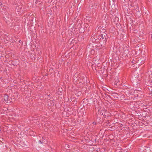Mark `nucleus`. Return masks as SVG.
Listing matches in <instances>:
<instances>
[{
    "label": "nucleus",
    "instance_id": "dca6fc26",
    "mask_svg": "<svg viewBox=\"0 0 152 152\" xmlns=\"http://www.w3.org/2000/svg\"><path fill=\"white\" fill-rule=\"evenodd\" d=\"M134 92H135V93L136 92L137 93H138V92H140V91H138V90H134Z\"/></svg>",
    "mask_w": 152,
    "mask_h": 152
},
{
    "label": "nucleus",
    "instance_id": "f257e3e1",
    "mask_svg": "<svg viewBox=\"0 0 152 152\" xmlns=\"http://www.w3.org/2000/svg\"><path fill=\"white\" fill-rule=\"evenodd\" d=\"M107 35L104 34H100L98 35V39L99 40V48H102L103 47L105 48L107 39L108 38Z\"/></svg>",
    "mask_w": 152,
    "mask_h": 152
},
{
    "label": "nucleus",
    "instance_id": "5701e85b",
    "mask_svg": "<svg viewBox=\"0 0 152 152\" xmlns=\"http://www.w3.org/2000/svg\"><path fill=\"white\" fill-rule=\"evenodd\" d=\"M91 104L93 105H94V103L93 102V103H92Z\"/></svg>",
    "mask_w": 152,
    "mask_h": 152
},
{
    "label": "nucleus",
    "instance_id": "393cba45",
    "mask_svg": "<svg viewBox=\"0 0 152 152\" xmlns=\"http://www.w3.org/2000/svg\"><path fill=\"white\" fill-rule=\"evenodd\" d=\"M139 94V93L138 94H137V96H138V94Z\"/></svg>",
    "mask_w": 152,
    "mask_h": 152
},
{
    "label": "nucleus",
    "instance_id": "6e6552de",
    "mask_svg": "<svg viewBox=\"0 0 152 152\" xmlns=\"http://www.w3.org/2000/svg\"><path fill=\"white\" fill-rule=\"evenodd\" d=\"M4 100L5 101H7L8 100L10 101V99L9 100V96L7 94L4 95Z\"/></svg>",
    "mask_w": 152,
    "mask_h": 152
},
{
    "label": "nucleus",
    "instance_id": "b1692460",
    "mask_svg": "<svg viewBox=\"0 0 152 152\" xmlns=\"http://www.w3.org/2000/svg\"><path fill=\"white\" fill-rule=\"evenodd\" d=\"M114 84H115V85H117V83H114Z\"/></svg>",
    "mask_w": 152,
    "mask_h": 152
},
{
    "label": "nucleus",
    "instance_id": "7ed1b4c3",
    "mask_svg": "<svg viewBox=\"0 0 152 152\" xmlns=\"http://www.w3.org/2000/svg\"><path fill=\"white\" fill-rule=\"evenodd\" d=\"M78 76V75H75L74 76V79L75 80V78L76 77L75 80H77V82H79V83H81L82 82V80L80 77H79L78 78L77 77V76Z\"/></svg>",
    "mask_w": 152,
    "mask_h": 152
},
{
    "label": "nucleus",
    "instance_id": "4468645a",
    "mask_svg": "<svg viewBox=\"0 0 152 152\" xmlns=\"http://www.w3.org/2000/svg\"><path fill=\"white\" fill-rule=\"evenodd\" d=\"M97 116H98V117L96 119V121L98 123H100V119L101 118H100V117H99L98 116V115H97Z\"/></svg>",
    "mask_w": 152,
    "mask_h": 152
},
{
    "label": "nucleus",
    "instance_id": "412c9836",
    "mask_svg": "<svg viewBox=\"0 0 152 152\" xmlns=\"http://www.w3.org/2000/svg\"><path fill=\"white\" fill-rule=\"evenodd\" d=\"M119 82V81L118 80L117 81V82L118 83V82Z\"/></svg>",
    "mask_w": 152,
    "mask_h": 152
},
{
    "label": "nucleus",
    "instance_id": "f03ea898",
    "mask_svg": "<svg viewBox=\"0 0 152 152\" xmlns=\"http://www.w3.org/2000/svg\"><path fill=\"white\" fill-rule=\"evenodd\" d=\"M122 53H123V54L126 55H127L129 53L128 48L126 46H124L121 50Z\"/></svg>",
    "mask_w": 152,
    "mask_h": 152
},
{
    "label": "nucleus",
    "instance_id": "a211bd4d",
    "mask_svg": "<svg viewBox=\"0 0 152 152\" xmlns=\"http://www.w3.org/2000/svg\"><path fill=\"white\" fill-rule=\"evenodd\" d=\"M39 142H40L41 143H44V142H43V140H42V141L41 140H39Z\"/></svg>",
    "mask_w": 152,
    "mask_h": 152
},
{
    "label": "nucleus",
    "instance_id": "39448f33",
    "mask_svg": "<svg viewBox=\"0 0 152 152\" xmlns=\"http://www.w3.org/2000/svg\"><path fill=\"white\" fill-rule=\"evenodd\" d=\"M100 115H103L104 117L106 116V114H107V113L105 110L104 109L101 110L100 112Z\"/></svg>",
    "mask_w": 152,
    "mask_h": 152
},
{
    "label": "nucleus",
    "instance_id": "20e7f679",
    "mask_svg": "<svg viewBox=\"0 0 152 152\" xmlns=\"http://www.w3.org/2000/svg\"><path fill=\"white\" fill-rule=\"evenodd\" d=\"M89 148L91 150V151H92L91 152H98L100 151L99 149L96 148L94 147H91L90 148Z\"/></svg>",
    "mask_w": 152,
    "mask_h": 152
},
{
    "label": "nucleus",
    "instance_id": "f3484780",
    "mask_svg": "<svg viewBox=\"0 0 152 152\" xmlns=\"http://www.w3.org/2000/svg\"><path fill=\"white\" fill-rule=\"evenodd\" d=\"M92 124H93V126H95V125H96V122H93Z\"/></svg>",
    "mask_w": 152,
    "mask_h": 152
},
{
    "label": "nucleus",
    "instance_id": "423d86ee",
    "mask_svg": "<svg viewBox=\"0 0 152 152\" xmlns=\"http://www.w3.org/2000/svg\"><path fill=\"white\" fill-rule=\"evenodd\" d=\"M117 95H119L116 93H113L111 94L112 98L115 99H116L118 98Z\"/></svg>",
    "mask_w": 152,
    "mask_h": 152
},
{
    "label": "nucleus",
    "instance_id": "aec40b11",
    "mask_svg": "<svg viewBox=\"0 0 152 152\" xmlns=\"http://www.w3.org/2000/svg\"><path fill=\"white\" fill-rule=\"evenodd\" d=\"M2 5V4L1 2H0V6H1Z\"/></svg>",
    "mask_w": 152,
    "mask_h": 152
},
{
    "label": "nucleus",
    "instance_id": "1a4fd4ad",
    "mask_svg": "<svg viewBox=\"0 0 152 152\" xmlns=\"http://www.w3.org/2000/svg\"><path fill=\"white\" fill-rule=\"evenodd\" d=\"M75 94L77 96H80L81 94V92L80 91H77L75 93Z\"/></svg>",
    "mask_w": 152,
    "mask_h": 152
},
{
    "label": "nucleus",
    "instance_id": "4be33fe9",
    "mask_svg": "<svg viewBox=\"0 0 152 152\" xmlns=\"http://www.w3.org/2000/svg\"><path fill=\"white\" fill-rule=\"evenodd\" d=\"M19 43H21L22 42L21 40H19Z\"/></svg>",
    "mask_w": 152,
    "mask_h": 152
},
{
    "label": "nucleus",
    "instance_id": "f8f14e48",
    "mask_svg": "<svg viewBox=\"0 0 152 152\" xmlns=\"http://www.w3.org/2000/svg\"><path fill=\"white\" fill-rule=\"evenodd\" d=\"M108 138L110 140H113L114 139V136L113 134H110L108 136Z\"/></svg>",
    "mask_w": 152,
    "mask_h": 152
},
{
    "label": "nucleus",
    "instance_id": "6ab92c4d",
    "mask_svg": "<svg viewBox=\"0 0 152 152\" xmlns=\"http://www.w3.org/2000/svg\"><path fill=\"white\" fill-rule=\"evenodd\" d=\"M52 69H49V71H51V72H52Z\"/></svg>",
    "mask_w": 152,
    "mask_h": 152
},
{
    "label": "nucleus",
    "instance_id": "0eeeda50",
    "mask_svg": "<svg viewBox=\"0 0 152 152\" xmlns=\"http://www.w3.org/2000/svg\"><path fill=\"white\" fill-rule=\"evenodd\" d=\"M110 121L109 120H107V122H105L103 124L104 126H109L110 125H109L110 123Z\"/></svg>",
    "mask_w": 152,
    "mask_h": 152
},
{
    "label": "nucleus",
    "instance_id": "ddd939ff",
    "mask_svg": "<svg viewBox=\"0 0 152 152\" xmlns=\"http://www.w3.org/2000/svg\"><path fill=\"white\" fill-rule=\"evenodd\" d=\"M7 17V20L8 21H10L11 20V18L12 15L10 14H9Z\"/></svg>",
    "mask_w": 152,
    "mask_h": 152
},
{
    "label": "nucleus",
    "instance_id": "2eb2a0df",
    "mask_svg": "<svg viewBox=\"0 0 152 152\" xmlns=\"http://www.w3.org/2000/svg\"><path fill=\"white\" fill-rule=\"evenodd\" d=\"M7 18L8 17H7V16L4 17V20L6 22V23H7V22H8L9 21H7Z\"/></svg>",
    "mask_w": 152,
    "mask_h": 152
},
{
    "label": "nucleus",
    "instance_id": "9d476101",
    "mask_svg": "<svg viewBox=\"0 0 152 152\" xmlns=\"http://www.w3.org/2000/svg\"><path fill=\"white\" fill-rule=\"evenodd\" d=\"M135 10L138 13H139L140 15L141 14V13L139 10V7L137 5L135 7Z\"/></svg>",
    "mask_w": 152,
    "mask_h": 152
},
{
    "label": "nucleus",
    "instance_id": "9b49d317",
    "mask_svg": "<svg viewBox=\"0 0 152 152\" xmlns=\"http://www.w3.org/2000/svg\"><path fill=\"white\" fill-rule=\"evenodd\" d=\"M105 34L106 35H107V33L106 30L104 28L102 30V31L101 32V34Z\"/></svg>",
    "mask_w": 152,
    "mask_h": 152
}]
</instances>
